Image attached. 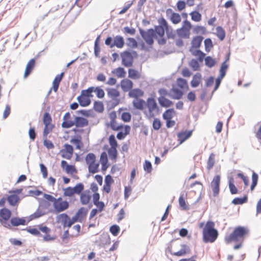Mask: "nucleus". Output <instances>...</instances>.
I'll return each mask as SVG.
<instances>
[{
	"instance_id": "864d4df0",
	"label": "nucleus",
	"mask_w": 261,
	"mask_h": 261,
	"mask_svg": "<svg viewBox=\"0 0 261 261\" xmlns=\"http://www.w3.org/2000/svg\"><path fill=\"white\" fill-rule=\"evenodd\" d=\"M170 20L173 24H177L181 21V17L180 15L177 13H174L172 14V16L170 17Z\"/></svg>"
},
{
	"instance_id": "20e7f679",
	"label": "nucleus",
	"mask_w": 261,
	"mask_h": 261,
	"mask_svg": "<svg viewBox=\"0 0 261 261\" xmlns=\"http://www.w3.org/2000/svg\"><path fill=\"white\" fill-rule=\"evenodd\" d=\"M228 68V65L225 63L221 64L219 70L220 74L215 81V84L214 90L211 94V98L213 96L214 93L219 88L222 79L225 76L227 69Z\"/></svg>"
},
{
	"instance_id": "58836bf2",
	"label": "nucleus",
	"mask_w": 261,
	"mask_h": 261,
	"mask_svg": "<svg viewBox=\"0 0 261 261\" xmlns=\"http://www.w3.org/2000/svg\"><path fill=\"white\" fill-rule=\"evenodd\" d=\"M258 176L257 173L254 172H253L252 174V183L250 186V190L253 191L256 186L257 185L258 182Z\"/></svg>"
},
{
	"instance_id": "f03ea898",
	"label": "nucleus",
	"mask_w": 261,
	"mask_h": 261,
	"mask_svg": "<svg viewBox=\"0 0 261 261\" xmlns=\"http://www.w3.org/2000/svg\"><path fill=\"white\" fill-rule=\"evenodd\" d=\"M248 232L249 230L247 228L241 226H237L229 235L225 237V242L227 244L232 241L243 242L245 237Z\"/></svg>"
},
{
	"instance_id": "6e6d98bb",
	"label": "nucleus",
	"mask_w": 261,
	"mask_h": 261,
	"mask_svg": "<svg viewBox=\"0 0 261 261\" xmlns=\"http://www.w3.org/2000/svg\"><path fill=\"white\" fill-rule=\"evenodd\" d=\"M93 92L96 93V96L99 98H102L105 96V92L99 87H94Z\"/></svg>"
},
{
	"instance_id": "a19ab883",
	"label": "nucleus",
	"mask_w": 261,
	"mask_h": 261,
	"mask_svg": "<svg viewBox=\"0 0 261 261\" xmlns=\"http://www.w3.org/2000/svg\"><path fill=\"white\" fill-rule=\"evenodd\" d=\"M93 109L95 111L98 113H102L104 110L103 103L99 101H95L94 102Z\"/></svg>"
},
{
	"instance_id": "5fc2aeb1",
	"label": "nucleus",
	"mask_w": 261,
	"mask_h": 261,
	"mask_svg": "<svg viewBox=\"0 0 261 261\" xmlns=\"http://www.w3.org/2000/svg\"><path fill=\"white\" fill-rule=\"evenodd\" d=\"M109 157L112 160H115L117 156V148H110L108 150Z\"/></svg>"
},
{
	"instance_id": "f257e3e1",
	"label": "nucleus",
	"mask_w": 261,
	"mask_h": 261,
	"mask_svg": "<svg viewBox=\"0 0 261 261\" xmlns=\"http://www.w3.org/2000/svg\"><path fill=\"white\" fill-rule=\"evenodd\" d=\"M203 241L204 243H213L218 238V231L215 228V223L208 221L203 229Z\"/></svg>"
},
{
	"instance_id": "338daca9",
	"label": "nucleus",
	"mask_w": 261,
	"mask_h": 261,
	"mask_svg": "<svg viewBox=\"0 0 261 261\" xmlns=\"http://www.w3.org/2000/svg\"><path fill=\"white\" fill-rule=\"evenodd\" d=\"M189 65L194 71H196L199 69V64L198 61L196 59H192L189 63Z\"/></svg>"
},
{
	"instance_id": "2f4dec72",
	"label": "nucleus",
	"mask_w": 261,
	"mask_h": 261,
	"mask_svg": "<svg viewBox=\"0 0 261 261\" xmlns=\"http://www.w3.org/2000/svg\"><path fill=\"white\" fill-rule=\"evenodd\" d=\"M88 212V209L84 207H82L79 209L75 215L82 222L83 219L86 216Z\"/></svg>"
},
{
	"instance_id": "9b49d317",
	"label": "nucleus",
	"mask_w": 261,
	"mask_h": 261,
	"mask_svg": "<svg viewBox=\"0 0 261 261\" xmlns=\"http://www.w3.org/2000/svg\"><path fill=\"white\" fill-rule=\"evenodd\" d=\"M53 206L56 213H59L68 208L69 204L67 201L64 200L63 202H58V203H54Z\"/></svg>"
},
{
	"instance_id": "aec40b11",
	"label": "nucleus",
	"mask_w": 261,
	"mask_h": 261,
	"mask_svg": "<svg viewBox=\"0 0 261 261\" xmlns=\"http://www.w3.org/2000/svg\"><path fill=\"white\" fill-rule=\"evenodd\" d=\"M165 27V33H166L168 39H174L175 38L176 34L171 25H169L167 22Z\"/></svg>"
},
{
	"instance_id": "72a5a7b5",
	"label": "nucleus",
	"mask_w": 261,
	"mask_h": 261,
	"mask_svg": "<svg viewBox=\"0 0 261 261\" xmlns=\"http://www.w3.org/2000/svg\"><path fill=\"white\" fill-rule=\"evenodd\" d=\"M175 113L174 109H168L165 111L163 114V118L165 120L171 119L173 117V114Z\"/></svg>"
},
{
	"instance_id": "ea45409f",
	"label": "nucleus",
	"mask_w": 261,
	"mask_h": 261,
	"mask_svg": "<svg viewBox=\"0 0 261 261\" xmlns=\"http://www.w3.org/2000/svg\"><path fill=\"white\" fill-rule=\"evenodd\" d=\"M204 60L205 65L209 68H212L216 63V60L211 56L206 57Z\"/></svg>"
},
{
	"instance_id": "4c0bfd02",
	"label": "nucleus",
	"mask_w": 261,
	"mask_h": 261,
	"mask_svg": "<svg viewBox=\"0 0 261 261\" xmlns=\"http://www.w3.org/2000/svg\"><path fill=\"white\" fill-rule=\"evenodd\" d=\"M71 118V115L69 112H66L64 116H63V121L62 123L61 126L64 128H70V126H68L67 125H65L66 123H68L70 121H73L72 120H69Z\"/></svg>"
},
{
	"instance_id": "39448f33",
	"label": "nucleus",
	"mask_w": 261,
	"mask_h": 261,
	"mask_svg": "<svg viewBox=\"0 0 261 261\" xmlns=\"http://www.w3.org/2000/svg\"><path fill=\"white\" fill-rule=\"evenodd\" d=\"M159 25H155L154 29H152L154 32L153 33L155 35H157L159 37H163L165 35V27L167 23V20L163 17H161L158 20Z\"/></svg>"
},
{
	"instance_id": "e433bc0d",
	"label": "nucleus",
	"mask_w": 261,
	"mask_h": 261,
	"mask_svg": "<svg viewBox=\"0 0 261 261\" xmlns=\"http://www.w3.org/2000/svg\"><path fill=\"white\" fill-rule=\"evenodd\" d=\"M45 214L44 213H43L42 211L39 210V209H37L34 213L29 216L28 218V222H29L34 219L39 218L41 216H44Z\"/></svg>"
},
{
	"instance_id": "7ed1b4c3",
	"label": "nucleus",
	"mask_w": 261,
	"mask_h": 261,
	"mask_svg": "<svg viewBox=\"0 0 261 261\" xmlns=\"http://www.w3.org/2000/svg\"><path fill=\"white\" fill-rule=\"evenodd\" d=\"M139 31L142 38L146 44L149 46H152L153 44L154 38L158 39V36L153 33L154 32L152 30V28L149 29L147 31L139 28Z\"/></svg>"
},
{
	"instance_id": "49530a36",
	"label": "nucleus",
	"mask_w": 261,
	"mask_h": 261,
	"mask_svg": "<svg viewBox=\"0 0 261 261\" xmlns=\"http://www.w3.org/2000/svg\"><path fill=\"white\" fill-rule=\"evenodd\" d=\"M86 163L89 165L92 163H94L96 161V156L93 153H89L85 158Z\"/></svg>"
},
{
	"instance_id": "bb28decb",
	"label": "nucleus",
	"mask_w": 261,
	"mask_h": 261,
	"mask_svg": "<svg viewBox=\"0 0 261 261\" xmlns=\"http://www.w3.org/2000/svg\"><path fill=\"white\" fill-rule=\"evenodd\" d=\"M124 126V132H122V131L119 132L116 136L118 140H121L124 139L125 136L128 135L130 133V127L128 125H125Z\"/></svg>"
},
{
	"instance_id": "423d86ee",
	"label": "nucleus",
	"mask_w": 261,
	"mask_h": 261,
	"mask_svg": "<svg viewBox=\"0 0 261 261\" xmlns=\"http://www.w3.org/2000/svg\"><path fill=\"white\" fill-rule=\"evenodd\" d=\"M89 124V121L87 119L81 116H74V120L73 121H70L66 123V125L68 126H72L75 125L76 127H83L86 126Z\"/></svg>"
},
{
	"instance_id": "a18cd8bd",
	"label": "nucleus",
	"mask_w": 261,
	"mask_h": 261,
	"mask_svg": "<svg viewBox=\"0 0 261 261\" xmlns=\"http://www.w3.org/2000/svg\"><path fill=\"white\" fill-rule=\"evenodd\" d=\"M23 230H26L29 233L35 236H41L42 234L40 233L39 229L36 228H32L31 227H27L23 229Z\"/></svg>"
},
{
	"instance_id": "13d9d810",
	"label": "nucleus",
	"mask_w": 261,
	"mask_h": 261,
	"mask_svg": "<svg viewBox=\"0 0 261 261\" xmlns=\"http://www.w3.org/2000/svg\"><path fill=\"white\" fill-rule=\"evenodd\" d=\"M51 117L48 112H45L43 115V122L45 126H48L51 121Z\"/></svg>"
},
{
	"instance_id": "a211bd4d",
	"label": "nucleus",
	"mask_w": 261,
	"mask_h": 261,
	"mask_svg": "<svg viewBox=\"0 0 261 261\" xmlns=\"http://www.w3.org/2000/svg\"><path fill=\"white\" fill-rule=\"evenodd\" d=\"M124 40L122 36L120 35L116 36L113 40V46H116L117 48H121L124 45Z\"/></svg>"
},
{
	"instance_id": "f3484780",
	"label": "nucleus",
	"mask_w": 261,
	"mask_h": 261,
	"mask_svg": "<svg viewBox=\"0 0 261 261\" xmlns=\"http://www.w3.org/2000/svg\"><path fill=\"white\" fill-rule=\"evenodd\" d=\"M133 87V83L128 79H123L121 82V87L124 92H127Z\"/></svg>"
},
{
	"instance_id": "6e6552de",
	"label": "nucleus",
	"mask_w": 261,
	"mask_h": 261,
	"mask_svg": "<svg viewBox=\"0 0 261 261\" xmlns=\"http://www.w3.org/2000/svg\"><path fill=\"white\" fill-rule=\"evenodd\" d=\"M146 105L149 111V118L154 117V115L153 113V111L154 110L159 111V110L155 100L152 97H148L147 99Z\"/></svg>"
},
{
	"instance_id": "c9c22d12",
	"label": "nucleus",
	"mask_w": 261,
	"mask_h": 261,
	"mask_svg": "<svg viewBox=\"0 0 261 261\" xmlns=\"http://www.w3.org/2000/svg\"><path fill=\"white\" fill-rule=\"evenodd\" d=\"M128 76L134 80H137L140 79V74L139 72L136 69L130 68L128 71Z\"/></svg>"
},
{
	"instance_id": "7c9ffc66",
	"label": "nucleus",
	"mask_w": 261,
	"mask_h": 261,
	"mask_svg": "<svg viewBox=\"0 0 261 261\" xmlns=\"http://www.w3.org/2000/svg\"><path fill=\"white\" fill-rule=\"evenodd\" d=\"M248 201V196L245 195L243 197H236L234 198L231 203L234 205L243 204L245 203Z\"/></svg>"
},
{
	"instance_id": "473e14b6",
	"label": "nucleus",
	"mask_w": 261,
	"mask_h": 261,
	"mask_svg": "<svg viewBox=\"0 0 261 261\" xmlns=\"http://www.w3.org/2000/svg\"><path fill=\"white\" fill-rule=\"evenodd\" d=\"M216 30L217 36L220 39V40L223 41L226 36L225 30L221 26H218L216 28Z\"/></svg>"
},
{
	"instance_id": "6ab92c4d",
	"label": "nucleus",
	"mask_w": 261,
	"mask_h": 261,
	"mask_svg": "<svg viewBox=\"0 0 261 261\" xmlns=\"http://www.w3.org/2000/svg\"><path fill=\"white\" fill-rule=\"evenodd\" d=\"M201 74L199 72L195 73L193 76L192 81H191V86L192 88L197 87L201 81Z\"/></svg>"
},
{
	"instance_id": "412c9836",
	"label": "nucleus",
	"mask_w": 261,
	"mask_h": 261,
	"mask_svg": "<svg viewBox=\"0 0 261 261\" xmlns=\"http://www.w3.org/2000/svg\"><path fill=\"white\" fill-rule=\"evenodd\" d=\"M9 204L11 206H14L17 205L18 203L20 201V197L16 195V194H10L7 198Z\"/></svg>"
},
{
	"instance_id": "603ef678",
	"label": "nucleus",
	"mask_w": 261,
	"mask_h": 261,
	"mask_svg": "<svg viewBox=\"0 0 261 261\" xmlns=\"http://www.w3.org/2000/svg\"><path fill=\"white\" fill-rule=\"evenodd\" d=\"M176 82L177 86L181 89H184L186 87H188L187 80L183 78H177Z\"/></svg>"
},
{
	"instance_id": "4468645a",
	"label": "nucleus",
	"mask_w": 261,
	"mask_h": 261,
	"mask_svg": "<svg viewBox=\"0 0 261 261\" xmlns=\"http://www.w3.org/2000/svg\"><path fill=\"white\" fill-rule=\"evenodd\" d=\"M35 63L36 60L34 58L31 59L29 61L25 67V70L24 73V77H28L31 73L35 67Z\"/></svg>"
},
{
	"instance_id": "052dcab7",
	"label": "nucleus",
	"mask_w": 261,
	"mask_h": 261,
	"mask_svg": "<svg viewBox=\"0 0 261 261\" xmlns=\"http://www.w3.org/2000/svg\"><path fill=\"white\" fill-rule=\"evenodd\" d=\"M206 29L204 27L197 25L193 29V33L195 34H198L201 33V34H205L206 33Z\"/></svg>"
},
{
	"instance_id": "e2e57ef3",
	"label": "nucleus",
	"mask_w": 261,
	"mask_h": 261,
	"mask_svg": "<svg viewBox=\"0 0 261 261\" xmlns=\"http://www.w3.org/2000/svg\"><path fill=\"white\" fill-rule=\"evenodd\" d=\"M121 118L123 122H129L131 120L132 115L129 112H123Z\"/></svg>"
},
{
	"instance_id": "37998d69",
	"label": "nucleus",
	"mask_w": 261,
	"mask_h": 261,
	"mask_svg": "<svg viewBox=\"0 0 261 261\" xmlns=\"http://www.w3.org/2000/svg\"><path fill=\"white\" fill-rule=\"evenodd\" d=\"M228 186L230 192L231 194L234 195L238 193V190L233 184V179L232 177L230 178L228 181Z\"/></svg>"
},
{
	"instance_id": "680f3d73",
	"label": "nucleus",
	"mask_w": 261,
	"mask_h": 261,
	"mask_svg": "<svg viewBox=\"0 0 261 261\" xmlns=\"http://www.w3.org/2000/svg\"><path fill=\"white\" fill-rule=\"evenodd\" d=\"M143 169L147 173H151L152 170L151 162L148 160H145L143 164Z\"/></svg>"
},
{
	"instance_id": "b1692460",
	"label": "nucleus",
	"mask_w": 261,
	"mask_h": 261,
	"mask_svg": "<svg viewBox=\"0 0 261 261\" xmlns=\"http://www.w3.org/2000/svg\"><path fill=\"white\" fill-rule=\"evenodd\" d=\"M57 220L62 223L64 228H65L66 225L70 220V217L67 214L62 213L57 217Z\"/></svg>"
},
{
	"instance_id": "0e129e2a",
	"label": "nucleus",
	"mask_w": 261,
	"mask_h": 261,
	"mask_svg": "<svg viewBox=\"0 0 261 261\" xmlns=\"http://www.w3.org/2000/svg\"><path fill=\"white\" fill-rule=\"evenodd\" d=\"M109 144L111 145V148H117L118 146L117 141L115 139L114 135H111L109 138Z\"/></svg>"
},
{
	"instance_id": "4d7b16f0",
	"label": "nucleus",
	"mask_w": 261,
	"mask_h": 261,
	"mask_svg": "<svg viewBox=\"0 0 261 261\" xmlns=\"http://www.w3.org/2000/svg\"><path fill=\"white\" fill-rule=\"evenodd\" d=\"M214 156V154L212 153L208 158L207 162V169L208 170H211L214 166L215 163Z\"/></svg>"
},
{
	"instance_id": "69168bd1",
	"label": "nucleus",
	"mask_w": 261,
	"mask_h": 261,
	"mask_svg": "<svg viewBox=\"0 0 261 261\" xmlns=\"http://www.w3.org/2000/svg\"><path fill=\"white\" fill-rule=\"evenodd\" d=\"M110 231L114 236H117L120 231V227L116 224L113 225L110 228Z\"/></svg>"
},
{
	"instance_id": "a878e982",
	"label": "nucleus",
	"mask_w": 261,
	"mask_h": 261,
	"mask_svg": "<svg viewBox=\"0 0 261 261\" xmlns=\"http://www.w3.org/2000/svg\"><path fill=\"white\" fill-rule=\"evenodd\" d=\"M108 96L111 98L112 99H119L118 97L120 96V92L116 89L114 88H107Z\"/></svg>"
},
{
	"instance_id": "f8f14e48",
	"label": "nucleus",
	"mask_w": 261,
	"mask_h": 261,
	"mask_svg": "<svg viewBox=\"0 0 261 261\" xmlns=\"http://www.w3.org/2000/svg\"><path fill=\"white\" fill-rule=\"evenodd\" d=\"M192 130H186L184 132H179L177 134L178 140L179 141V143L181 144L184 143L186 140L189 139L192 135Z\"/></svg>"
},
{
	"instance_id": "0eeeda50",
	"label": "nucleus",
	"mask_w": 261,
	"mask_h": 261,
	"mask_svg": "<svg viewBox=\"0 0 261 261\" xmlns=\"http://www.w3.org/2000/svg\"><path fill=\"white\" fill-rule=\"evenodd\" d=\"M122 58V64L125 67H131L133 64V57L132 53L128 51L125 50L120 54Z\"/></svg>"
},
{
	"instance_id": "5701e85b",
	"label": "nucleus",
	"mask_w": 261,
	"mask_h": 261,
	"mask_svg": "<svg viewBox=\"0 0 261 261\" xmlns=\"http://www.w3.org/2000/svg\"><path fill=\"white\" fill-rule=\"evenodd\" d=\"M158 101L160 106L164 108H169L173 104V102L166 98L165 96H160L158 98Z\"/></svg>"
},
{
	"instance_id": "09e8293b",
	"label": "nucleus",
	"mask_w": 261,
	"mask_h": 261,
	"mask_svg": "<svg viewBox=\"0 0 261 261\" xmlns=\"http://www.w3.org/2000/svg\"><path fill=\"white\" fill-rule=\"evenodd\" d=\"M91 198V197L90 195H87L85 193H82L81 194L80 196L81 202L82 203V204L84 205L87 204L89 202Z\"/></svg>"
},
{
	"instance_id": "f704fd0d",
	"label": "nucleus",
	"mask_w": 261,
	"mask_h": 261,
	"mask_svg": "<svg viewBox=\"0 0 261 261\" xmlns=\"http://www.w3.org/2000/svg\"><path fill=\"white\" fill-rule=\"evenodd\" d=\"M176 33L179 37L186 39L189 38L190 34V32H187L186 30L182 27L176 30Z\"/></svg>"
},
{
	"instance_id": "c85d7f7f",
	"label": "nucleus",
	"mask_w": 261,
	"mask_h": 261,
	"mask_svg": "<svg viewBox=\"0 0 261 261\" xmlns=\"http://www.w3.org/2000/svg\"><path fill=\"white\" fill-rule=\"evenodd\" d=\"M187 196V194L185 195V194L184 192H181L180 193L178 202H179V205L180 207L182 208L183 210H188L189 209V207L187 206L186 204L185 200V197Z\"/></svg>"
},
{
	"instance_id": "774afa93",
	"label": "nucleus",
	"mask_w": 261,
	"mask_h": 261,
	"mask_svg": "<svg viewBox=\"0 0 261 261\" xmlns=\"http://www.w3.org/2000/svg\"><path fill=\"white\" fill-rule=\"evenodd\" d=\"M162 124L159 118H154L152 123V127L154 130H158L161 127Z\"/></svg>"
},
{
	"instance_id": "bf43d9fd",
	"label": "nucleus",
	"mask_w": 261,
	"mask_h": 261,
	"mask_svg": "<svg viewBox=\"0 0 261 261\" xmlns=\"http://www.w3.org/2000/svg\"><path fill=\"white\" fill-rule=\"evenodd\" d=\"M205 50L206 52H209L211 48L213 47V42L211 38H206L204 41Z\"/></svg>"
},
{
	"instance_id": "3c124183",
	"label": "nucleus",
	"mask_w": 261,
	"mask_h": 261,
	"mask_svg": "<svg viewBox=\"0 0 261 261\" xmlns=\"http://www.w3.org/2000/svg\"><path fill=\"white\" fill-rule=\"evenodd\" d=\"M126 45L132 48H137L138 42L134 38H127L126 39Z\"/></svg>"
},
{
	"instance_id": "4be33fe9",
	"label": "nucleus",
	"mask_w": 261,
	"mask_h": 261,
	"mask_svg": "<svg viewBox=\"0 0 261 261\" xmlns=\"http://www.w3.org/2000/svg\"><path fill=\"white\" fill-rule=\"evenodd\" d=\"M77 100L79 103V105L83 107L89 106L91 102L90 98H89V97H84L81 95H79L77 97Z\"/></svg>"
},
{
	"instance_id": "ddd939ff",
	"label": "nucleus",
	"mask_w": 261,
	"mask_h": 261,
	"mask_svg": "<svg viewBox=\"0 0 261 261\" xmlns=\"http://www.w3.org/2000/svg\"><path fill=\"white\" fill-rule=\"evenodd\" d=\"M10 223L13 226H18L19 225H25L28 222H27L24 217H14L11 219Z\"/></svg>"
},
{
	"instance_id": "393cba45",
	"label": "nucleus",
	"mask_w": 261,
	"mask_h": 261,
	"mask_svg": "<svg viewBox=\"0 0 261 261\" xmlns=\"http://www.w3.org/2000/svg\"><path fill=\"white\" fill-rule=\"evenodd\" d=\"M203 37L202 36L194 37L191 42V47L198 48L200 47Z\"/></svg>"
},
{
	"instance_id": "c756f323",
	"label": "nucleus",
	"mask_w": 261,
	"mask_h": 261,
	"mask_svg": "<svg viewBox=\"0 0 261 261\" xmlns=\"http://www.w3.org/2000/svg\"><path fill=\"white\" fill-rule=\"evenodd\" d=\"M171 91L174 93V95L171 96V97L174 99H180L184 94L182 91L177 88H172Z\"/></svg>"
},
{
	"instance_id": "2eb2a0df",
	"label": "nucleus",
	"mask_w": 261,
	"mask_h": 261,
	"mask_svg": "<svg viewBox=\"0 0 261 261\" xmlns=\"http://www.w3.org/2000/svg\"><path fill=\"white\" fill-rule=\"evenodd\" d=\"M134 107L139 110H143L146 107V102L141 98H137L133 101Z\"/></svg>"
},
{
	"instance_id": "de8ad7c7",
	"label": "nucleus",
	"mask_w": 261,
	"mask_h": 261,
	"mask_svg": "<svg viewBox=\"0 0 261 261\" xmlns=\"http://www.w3.org/2000/svg\"><path fill=\"white\" fill-rule=\"evenodd\" d=\"M93 89L94 87H90L86 90H83L81 92V95L90 98V97L93 96L92 93L93 92Z\"/></svg>"
},
{
	"instance_id": "8fccbe9b",
	"label": "nucleus",
	"mask_w": 261,
	"mask_h": 261,
	"mask_svg": "<svg viewBox=\"0 0 261 261\" xmlns=\"http://www.w3.org/2000/svg\"><path fill=\"white\" fill-rule=\"evenodd\" d=\"M98 167V163H95V162L94 163H92L88 165L89 172L92 174L96 173L99 171Z\"/></svg>"
},
{
	"instance_id": "1a4fd4ad",
	"label": "nucleus",
	"mask_w": 261,
	"mask_h": 261,
	"mask_svg": "<svg viewBox=\"0 0 261 261\" xmlns=\"http://www.w3.org/2000/svg\"><path fill=\"white\" fill-rule=\"evenodd\" d=\"M220 184V175H217L214 176L211 183V186L213 191V195L216 197L219 193Z\"/></svg>"
},
{
	"instance_id": "cd10ccee",
	"label": "nucleus",
	"mask_w": 261,
	"mask_h": 261,
	"mask_svg": "<svg viewBox=\"0 0 261 261\" xmlns=\"http://www.w3.org/2000/svg\"><path fill=\"white\" fill-rule=\"evenodd\" d=\"M144 94L143 91L139 88L134 89L129 92L128 95L130 97H134L137 99L138 97L142 96Z\"/></svg>"
},
{
	"instance_id": "c03bdc74",
	"label": "nucleus",
	"mask_w": 261,
	"mask_h": 261,
	"mask_svg": "<svg viewBox=\"0 0 261 261\" xmlns=\"http://www.w3.org/2000/svg\"><path fill=\"white\" fill-rule=\"evenodd\" d=\"M72 189L74 194H81L84 189V185L82 182L78 183L74 187H72Z\"/></svg>"
},
{
	"instance_id": "9d476101",
	"label": "nucleus",
	"mask_w": 261,
	"mask_h": 261,
	"mask_svg": "<svg viewBox=\"0 0 261 261\" xmlns=\"http://www.w3.org/2000/svg\"><path fill=\"white\" fill-rule=\"evenodd\" d=\"M11 212L10 210L7 208L3 207L0 210V217L5 221H7L9 220L11 216ZM2 224L7 228H10V225L6 222L3 223L2 221H1Z\"/></svg>"
},
{
	"instance_id": "dca6fc26",
	"label": "nucleus",
	"mask_w": 261,
	"mask_h": 261,
	"mask_svg": "<svg viewBox=\"0 0 261 261\" xmlns=\"http://www.w3.org/2000/svg\"><path fill=\"white\" fill-rule=\"evenodd\" d=\"M180 246L181 248L178 251L174 252L173 255L177 256H182L190 252L191 249L187 245L181 244Z\"/></svg>"
},
{
	"instance_id": "79ce46f5",
	"label": "nucleus",
	"mask_w": 261,
	"mask_h": 261,
	"mask_svg": "<svg viewBox=\"0 0 261 261\" xmlns=\"http://www.w3.org/2000/svg\"><path fill=\"white\" fill-rule=\"evenodd\" d=\"M191 16V19L193 21L195 22H199L201 20V14L197 11H193L190 13Z\"/></svg>"
}]
</instances>
